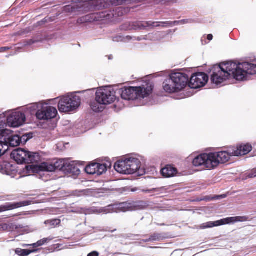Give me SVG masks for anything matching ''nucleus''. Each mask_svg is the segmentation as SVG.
Instances as JSON below:
<instances>
[{"instance_id": "obj_1", "label": "nucleus", "mask_w": 256, "mask_h": 256, "mask_svg": "<svg viewBox=\"0 0 256 256\" xmlns=\"http://www.w3.org/2000/svg\"><path fill=\"white\" fill-rule=\"evenodd\" d=\"M211 81L216 85L222 83L232 76L237 80H245L248 75L256 74V64L244 62L236 64L232 62L214 65L211 70Z\"/></svg>"}, {"instance_id": "obj_2", "label": "nucleus", "mask_w": 256, "mask_h": 256, "mask_svg": "<svg viewBox=\"0 0 256 256\" xmlns=\"http://www.w3.org/2000/svg\"><path fill=\"white\" fill-rule=\"evenodd\" d=\"M144 206L142 202H124L118 204H110L104 208L93 207L90 210L89 213L95 214L118 213L142 210L144 208Z\"/></svg>"}, {"instance_id": "obj_3", "label": "nucleus", "mask_w": 256, "mask_h": 256, "mask_svg": "<svg viewBox=\"0 0 256 256\" xmlns=\"http://www.w3.org/2000/svg\"><path fill=\"white\" fill-rule=\"evenodd\" d=\"M141 162L134 158H128L118 161L114 164V169L118 172L124 174H131L137 173L138 175H143L145 170L140 168Z\"/></svg>"}, {"instance_id": "obj_4", "label": "nucleus", "mask_w": 256, "mask_h": 256, "mask_svg": "<svg viewBox=\"0 0 256 256\" xmlns=\"http://www.w3.org/2000/svg\"><path fill=\"white\" fill-rule=\"evenodd\" d=\"M153 88L154 86L152 84L147 83L140 87L122 88L118 90V92L124 100H134L148 97L152 94Z\"/></svg>"}, {"instance_id": "obj_5", "label": "nucleus", "mask_w": 256, "mask_h": 256, "mask_svg": "<svg viewBox=\"0 0 256 256\" xmlns=\"http://www.w3.org/2000/svg\"><path fill=\"white\" fill-rule=\"evenodd\" d=\"M67 160H59L54 163L44 162L40 165H30L26 166V168L29 175L32 173H36L42 176V172H52L56 170L64 172Z\"/></svg>"}, {"instance_id": "obj_6", "label": "nucleus", "mask_w": 256, "mask_h": 256, "mask_svg": "<svg viewBox=\"0 0 256 256\" xmlns=\"http://www.w3.org/2000/svg\"><path fill=\"white\" fill-rule=\"evenodd\" d=\"M10 132V130L0 126V156L8 150V146L15 147L20 144V136H8Z\"/></svg>"}, {"instance_id": "obj_7", "label": "nucleus", "mask_w": 256, "mask_h": 256, "mask_svg": "<svg viewBox=\"0 0 256 256\" xmlns=\"http://www.w3.org/2000/svg\"><path fill=\"white\" fill-rule=\"evenodd\" d=\"M191 20H183L180 21L174 22H132L131 28L138 30H145L148 28H154L155 27L162 26V27H170L173 25H176L178 24H184L188 22H191Z\"/></svg>"}, {"instance_id": "obj_8", "label": "nucleus", "mask_w": 256, "mask_h": 256, "mask_svg": "<svg viewBox=\"0 0 256 256\" xmlns=\"http://www.w3.org/2000/svg\"><path fill=\"white\" fill-rule=\"evenodd\" d=\"M80 104V96L70 94L61 98L58 104V108L60 112H68L76 110Z\"/></svg>"}, {"instance_id": "obj_9", "label": "nucleus", "mask_w": 256, "mask_h": 256, "mask_svg": "<svg viewBox=\"0 0 256 256\" xmlns=\"http://www.w3.org/2000/svg\"><path fill=\"white\" fill-rule=\"evenodd\" d=\"M11 156L18 164L34 163L40 160L38 153L32 152L22 148H18L13 151Z\"/></svg>"}, {"instance_id": "obj_10", "label": "nucleus", "mask_w": 256, "mask_h": 256, "mask_svg": "<svg viewBox=\"0 0 256 256\" xmlns=\"http://www.w3.org/2000/svg\"><path fill=\"white\" fill-rule=\"evenodd\" d=\"M211 158L213 162H216V164H214V168L220 163L224 164L228 162L232 156H236L232 146L228 147L225 150L217 152L211 153Z\"/></svg>"}, {"instance_id": "obj_11", "label": "nucleus", "mask_w": 256, "mask_h": 256, "mask_svg": "<svg viewBox=\"0 0 256 256\" xmlns=\"http://www.w3.org/2000/svg\"><path fill=\"white\" fill-rule=\"evenodd\" d=\"M96 100L104 106L113 102L116 98L115 92L111 88L98 90L96 94Z\"/></svg>"}, {"instance_id": "obj_12", "label": "nucleus", "mask_w": 256, "mask_h": 256, "mask_svg": "<svg viewBox=\"0 0 256 256\" xmlns=\"http://www.w3.org/2000/svg\"><path fill=\"white\" fill-rule=\"evenodd\" d=\"M83 2H92L95 9L108 8L110 5L117 6L127 4L136 0H82Z\"/></svg>"}, {"instance_id": "obj_13", "label": "nucleus", "mask_w": 256, "mask_h": 256, "mask_svg": "<svg viewBox=\"0 0 256 256\" xmlns=\"http://www.w3.org/2000/svg\"><path fill=\"white\" fill-rule=\"evenodd\" d=\"M248 217L246 216H238L235 217L227 218L214 222H210L203 224L200 226V228L202 229H204L226 224H233L236 222H244L248 221Z\"/></svg>"}, {"instance_id": "obj_14", "label": "nucleus", "mask_w": 256, "mask_h": 256, "mask_svg": "<svg viewBox=\"0 0 256 256\" xmlns=\"http://www.w3.org/2000/svg\"><path fill=\"white\" fill-rule=\"evenodd\" d=\"M58 114L56 108L48 106V104L44 103L40 110L36 112V116L40 120H49L54 118Z\"/></svg>"}, {"instance_id": "obj_15", "label": "nucleus", "mask_w": 256, "mask_h": 256, "mask_svg": "<svg viewBox=\"0 0 256 256\" xmlns=\"http://www.w3.org/2000/svg\"><path fill=\"white\" fill-rule=\"evenodd\" d=\"M211 157V153L200 154L194 159L192 164L195 166H204L210 170L213 169V165L216 163L212 162Z\"/></svg>"}, {"instance_id": "obj_16", "label": "nucleus", "mask_w": 256, "mask_h": 256, "mask_svg": "<svg viewBox=\"0 0 256 256\" xmlns=\"http://www.w3.org/2000/svg\"><path fill=\"white\" fill-rule=\"evenodd\" d=\"M208 81V76L204 72L194 74L188 82V86L192 88H198L204 86Z\"/></svg>"}, {"instance_id": "obj_17", "label": "nucleus", "mask_w": 256, "mask_h": 256, "mask_svg": "<svg viewBox=\"0 0 256 256\" xmlns=\"http://www.w3.org/2000/svg\"><path fill=\"white\" fill-rule=\"evenodd\" d=\"M26 116L24 113L16 112L11 114L7 118L8 124L14 128L22 126L25 122Z\"/></svg>"}, {"instance_id": "obj_18", "label": "nucleus", "mask_w": 256, "mask_h": 256, "mask_svg": "<svg viewBox=\"0 0 256 256\" xmlns=\"http://www.w3.org/2000/svg\"><path fill=\"white\" fill-rule=\"evenodd\" d=\"M170 76L179 91L182 90L188 84V76L185 74L176 72L172 74Z\"/></svg>"}, {"instance_id": "obj_19", "label": "nucleus", "mask_w": 256, "mask_h": 256, "mask_svg": "<svg viewBox=\"0 0 256 256\" xmlns=\"http://www.w3.org/2000/svg\"><path fill=\"white\" fill-rule=\"evenodd\" d=\"M30 204L29 201H24L20 202H8L0 206V212L14 210L22 206H28Z\"/></svg>"}, {"instance_id": "obj_20", "label": "nucleus", "mask_w": 256, "mask_h": 256, "mask_svg": "<svg viewBox=\"0 0 256 256\" xmlns=\"http://www.w3.org/2000/svg\"><path fill=\"white\" fill-rule=\"evenodd\" d=\"M78 162L76 161L70 162L68 160L64 172L78 175L80 173V170L78 165Z\"/></svg>"}, {"instance_id": "obj_21", "label": "nucleus", "mask_w": 256, "mask_h": 256, "mask_svg": "<svg viewBox=\"0 0 256 256\" xmlns=\"http://www.w3.org/2000/svg\"><path fill=\"white\" fill-rule=\"evenodd\" d=\"M236 156L245 155L250 152L252 147L249 144H240L237 146H232Z\"/></svg>"}, {"instance_id": "obj_22", "label": "nucleus", "mask_w": 256, "mask_h": 256, "mask_svg": "<svg viewBox=\"0 0 256 256\" xmlns=\"http://www.w3.org/2000/svg\"><path fill=\"white\" fill-rule=\"evenodd\" d=\"M163 88L164 91L168 93L174 92L179 91L176 88V86L174 84L170 76V78L164 80L163 83Z\"/></svg>"}, {"instance_id": "obj_23", "label": "nucleus", "mask_w": 256, "mask_h": 256, "mask_svg": "<svg viewBox=\"0 0 256 256\" xmlns=\"http://www.w3.org/2000/svg\"><path fill=\"white\" fill-rule=\"evenodd\" d=\"M177 173V170L172 166L168 165L161 170V174L163 176L170 178L174 176Z\"/></svg>"}, {"instance_id": "obj_24", "label": "nucleus", "mask_w": 256, "mask_h": 256, "mask_svg": "<svg viewBox=\"0 0 256 256\" xmlns=\"http://www.w3.org/2000/svg\"><path fill=\"white\" fill-rule=\"evenodd\" d=\"M98 167L96 168V175L100 176L105 172L108 168L111 167V163L107 162L106 163L99 164L97 163Z\"/></svg>"}, {"instance_id": "obj_25", "label": "nucleus", "mask_w": 256, "mask_h": 256, "mask_svg": "<svg viewBox=\"0 0 256 256\" xmlns=\"http://www.w3.org/2000/svg\"><path fill=\"white\" fill-rule=\"evenodd\" d=\"M90 107L93 111L97 112L102 111L104 108V105L96 99L90 103Z\"/></svg>"}, {"instance_id": "obj_26", "label": "nucleus", "mask_w": 256, "mask_h": 256, "mask_svg": "<svg viewBox=\"0 0 256 256\" xmlns=\"http://www.w3.org/2000/svg\"><path fill=\"white\" fill-rule=\"evenodd\" d=\"M98 167L97 163L91 164L87 166L84 170L86 172L89 174H96V168Z\"/></svg>"}, {"instance_id": "obj_27", "label": "nucleus", "mask_w": 256, "mask_h": 256, "mask_svg": "<svg viewBox=\"0 0 256 256\" xmlns=\"http://www.w3.org/2000/svg\"><path fill=\"white\" fill-rule=\"evenodd\" d=\"M164 238V236L161 234L154 233L148 239H146L144 240L145 242H154V241H160Z\"/></svg>"}, {"instance_id": "obj_28", "label": "nucleus", "mask_w": 256, "mask_h": 256, "mask_svg": "<svg viewBox=\"0 0 256 256\" xmlns=\"http://www.w3.org/2000/svg\"><path fill=\"white\" fill-rule=\"evenodd\" d=\"M44 103L42 102L38 103H34L29 105L28 107V109L30 110L31 112H34L35 111H38V110H40L41 106H43Z\"/></svg>"}, {"instance_id": "obj_29", "label": "nucleus", "mask_w": 256, "mask_h": 256, "mask_svg": "<svg viewBox=\"0 0 256 256\" xmlns=\"http://www.w3.org/2000/svg\"><path fill=\"white\" fill-rule=\"evenodd\" d=\"M53 238H54L53 237H50V236L47 238H44L42 240H38L37 242L34 244H32V246L34 248L43 246L45 244L50 242V240H53Z\"/></svg>"}, {"instance_id": "obj_30", "label": "nucleus", "mask_w": 256, "mask_h": 256, "mask_svg": "<svg viewBox=\"0 0 256 256\" xmlns=\"http://www.w3.org/2000/svg\"><path fill=\"white\" fill-rule=\"evenodd\" d=\"M15 252L20 256H28L31 254L32 251L28 250H22L20 248L15 250Z\"/></svg>"}, {"instance_id": "obj_31", "label": "nucleus", "mask_w": 256, "mask_h": 256, "mask_svg": "<svg viewBox=\"0 0 256 256\" xmlns=\"http://www.w3.org/2000/svg\"><path fill=\"white\" fill-rule=\"evenodd\" d=\"M60 223V220L58 219H53L48 220L45 222V224L50 226L55 227L58 226Z\"/></svg>"}, {"instance_id": "obj_32", "label": "nucleus", "mask_w": 256, "mask_h": 256, "mask_svg": "<svg viewBox=\"0 0 256 256\" xmlns=\"http://www.w3.org/2000/svg\"><path fill=\"white\" fill-rule=\"evenodd\" d=\"M115 14H113V15L114 14H118V16H122L123 14H124L126 13V10H124V8H123L122 7H120V8H118L116 9L115 10Z\"/></svg>"}, {"instance_id": "obj_33", "label": "nucleus", "mask_w": 256, "mask_h": 256, "mask_svg": "<svg viewBox=\"0 0 256 256\" xmlns=\"http://www.w3.org/2000/svg\"><path fill=\"white\" fill-rule=\"evenodd\" d=\"M30 134H24L22 136H20V144H25L27 141L30 138Z\"/></svg>"}, {"instance_id": "obj_34", "label": "nucleus", "mask_w": 256, "mask_h": 256, "mask_svg": "<svg viewBox=\"0 0 256 256\" xmlns=\"http://www.w3.org/2000/svg\"><path fill=\"white\" fill-rule=\"evenodd\" d=\"M76 8L75 6H66L64 7V11L66 12H76Z\"/></svg>"}, {"instance_id": "obj_35", "label": "nucleus", "mask_w": 256, "mask_h": 256, "mask_svg": "<svg viewBox=\"0 0 256 256\" xmlns=\"http://www.w3.org/2000/svg\"><path fill=\"white\" fill-rule=\"evenodd\" d=\"M156 4L160 2L162 4L176 3L178 0H154Z\"/></svg>"}, {"instance_id": "obj_36", "label": "nucleus", "mask_w": 256, "mask_h": 256, "mask_svg": "<svg viewBox=\"0 0 256 256\" xmlns=\"http://www.w3.org/2000/svg\"><path fill=\"white\" fill-rule=\"evenodd\" d=\"M256 176V169L253 170L248 175L250 178H252Z\"/></svg>"}, {"instance_id": "obj_37", "label": "nucleus", "mask_w": 256, "mask_h": 256, "mask_svg": "<svg viewBox=\"0 0 256 256\" xmlns=\"http://www.w3.org/2000/svg\"><path fill=\"white\" fill-rule=\"evenodd\" d=\"M72 212L76 213H82L83 212V210L82 208H78L72 210Z\"/></svg>"}, {"instance_id": "obj_38", "label": "nucleus", "mask_w": 256, "mask_h": 256, "mask_svg": "<svg viewBox=\"0 0 256 256\" xmlns=\"http://www.w3.org/2000/svg\"><path fill=\"white\" fill-rule=\"evenodd\" d=\"M99 253L96 251H94L88 254V256H98Z\"/></svg>"}, {"instance_id": "obj_39", "label": "nucleus", "mask_w": 256, "mask_h": 256, "mask_svg": "<svg viewBox=\"0 0 256 256\" xmlns=\"http://www.w3.org/2000/svg\"><path fill=\"white\" fill-rule=\"evenodd\" d=\"M226 197V194H222L220 196H216V199H220V198H224Z\"/></svg>"}, {"instance_id": "obj_40", "label": "nucleus", "mask_w": 256, "mask_h": 256, "mask_svg": "<svg viewBox=\"0 0 256 256\" xmlns=\"http://www.w3.org/2000/svg\"><path fill=\"white\" fill-rule=\"evenodd\" d=\"M10 48L9 47H2L0 48V52H4L6 50H10Z\"/></svg>"}, {"instance_id": "obj_41", "label": "nucleus", "mask_w": 256, "mask_h": 256, "mask_svg": "<svg viewBox=\"0 0 256 256\" xmlns=\"http://www.w3.org/2000/svg\"><path fill=\"white\" fill-rule=\"evenodd\" d=\"M163 188H154V189H152V191L159 192L160 191V190H162Z\"/></svg>"}, {"instance_id": "obj_42", "label": "nucleus", "mask_w": 256, "mask_h": 256, "mask_svg": "<svg viewBox=\"0 0 256 256\" xmlns=\"http://www.w3.org/2000/svg\"><path fill=\"white\" fill-rule=\"evenodd\" d=\"M213 38V36L212 34H208L207 36V39L209 40V41H210L211 40H212Z\"/></svg>"}, {"instance_id": "obj_43", "label": "nucleus", "mask_w": 256, "mask_h": 256, "mask_svg": "<svg viewBox=\"0 0 256 256\" xmlns=\"http://www.w3.org/2000/svg\"><path fill=\"white\" fill-rule=\"evenodd\" d=\"M34 41H32V40H30L28 42V44H34Z\"/></svg>"}, {"instance_id": "obj_44", "label": "nucleus", "mask_w": 256, "mask_h": 256, "mask_svg": "<svg viewBox=\"0 0 256 256\" xmlns=\"http://www.w3.org/2000/svg\"><path fill=\"white\" fill-rule=\"evenodd\" d=\"M204 37H203V38H202V44H204L203 40H204Z\"/></svg>"}, {"instance_id": "obj_45", "label": "nucleus", "mask_w": 256, "mask_h": 256, "mask_svg": "<svg viewBox=\"0 0 256 256\" xmlns=\"http://www.w3.org/2000/svg\"><path fill=\"white\" fill-rule=\"evenodd\" d=\"M6 174L8 175L10 174L9 172H6Z\"/></svg>"}, {"instance_id": "obj_46", "label": "nucleus", "mask_w": 256, "mask_h": 256, "mask_svg": "<svg viewBox=\"0 0 256 256\" xmlns=\"http://www.w3.org/2000/svg\"><path fill=\"white\" fill-rule=\"evenodd\" d=\"M57 246H58L57 248H58V247H59V246H60V244H57Z\"/></svg>"}, {"instance_id": "obj_47", "label": "nucleus", "mask_w": 256, "mask_h": 256, "mask_svg": "<svg viewBox=\"0 0 256 256\" xmlns=\"http://www.w3.org/2000/svg\"><path fill=\"white\" fill-rule=\"evenodd\" d=\"M106 16L104 14V16H102L103 17H105Z\"/></svg>"}, {"instance_id": "obj_48", "label": "nucleus", "mask_w": 256, "mask_h": 256, "mask_svg": "<svg viewBox=\"0 0 256 256\" xmlns=\"http://www.w3.org/2000/svg\"><path fill=\"white\" fill-rule=\"evenodd\" d=\"M118 40H114V41Z\"/></svg>"}]
</instances>
